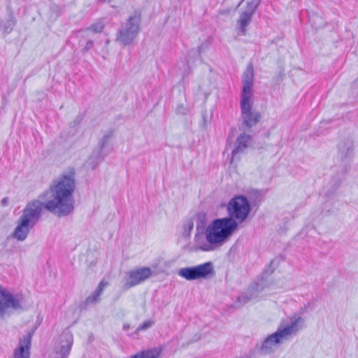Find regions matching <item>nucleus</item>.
<instances>
[{
  "instance_id": "obj_28",
  "label": "nucleus",
  "mask_w": 358,
  "mask_h": 358,
  "mask_svg": "<svg viewBox=\"0 0 358 358\" xmlns=\"http://www.w3.org/2000/svg\"><path fill=\"white\" fill-rule=\"evenodd\" d=\"M193 227H194V224L192 221L187 222V223L184 225L185 232L189 233L192 231V229H193Z\"/></svg>"
},
{
  "instance_id": "obj_14",
  "label": "nucleus",
  "mask_w": 358,
  "mask_h": 358,
  "mask_svg": "<svg viewBox=\"0 0 358 358\" xmlns=\"http://www.w3.org/2000/svg\"><path fill=\"white\" fill-rule=\"evenodd\" d=\"M111 136L112 132L106 134L99 143L100 150L97 153L94 152L92 154L91 157L89 159L88 163L91 165L93 169H95L98 164L103 160V157L101 155V152L103 150L104 147L108 143Z\"/></svg>"
},
{
  "instance_id": "obj_32",
  "label": "nucleus",
  "mask_w": 358,
  "mask_h": 358,
  "mask_svg": "<svg viewBox=\"0 0 358 358\" xmlns=\"http://www.w3.org/2000/svg\"><path fill=\"white\" fill-rule=\"evenodd\" d=\"M201 48H202V45H201L199 48V50H198V54L200 55L201 54Z\"/></svg>"
},
{
  "instance_id": "obj_31",
  "label": "nucleus",
  "mask_w": 358,
  "mask_h": 358,
  "mask_svg": "<svg viewBox=\"0 0 358 358\" xmlns=\"http://www.w3.org/2000/svg\"><path fill=\"white\" fill-rule=\"evenodd\" d=\"M189 68V62H187V66H184V71H187V70Z\"/></svg>"
},
{
  "instance_id": "obj_21",
  "label": "nucleus",
  "mask_w": 358,
  "mask_h": 358,
  "mask_svg": "<svg viewBox=\"0 0 358 358\" xmlns=\"http://www.w3.org/2000/svg\"><path fill=\"white\" fill-rule=\"evenodd\" d=\"M252 15V9L250 11H244L241 14L238 20L239 29L241 31H245L246 26L250 22Z\"/></svg>"
},
{
  "instance_id": "obj_16",
  "label": "nucleus",
  "mask_w": 358,
  "mask_h": 358,
  "mask_svg": "<svg viewBox=\"0 0 358 358\" xmlns=\"http://www.w3.org/2000/svg\"><path fill=\"white\" fill-rule=\"evenodd\" d=\"M31 336L29 335L20 339L19 345L15 351L14 358H29V348Z\"/></svg>"
},
{
  "instance_id": "obj_24",
  "label": "nucleus",
  "mask_w": 358,
  "mask_h": 358,
  "mask_svg": "<svg viewBox=\"0 0 358 358\" xmlns=\"http://www.w3.org/2000/svg\"><path fill=\"white\" fill-rule=\"evenodd\" d=\"M153 324H154V322L152 320L145 321L137 327L135 333L138 334L141 331L146 330V329L150 328L153 325Z\"/></svg>"
},
{
  "instance_id": "obj_18",
  "label": "nucleus",
  "mask_w": 358,
  "mask_h": 358,
  "mask_svg": "<svg viewBox=\"0 0 358 358\" xmlns=\"http://www.w3.org/2000/svg\"><path fill=\"white\" fill-rule=\"evenodd\" d=\"M262 289V287H260L257 283L252 285L245 294H241L237 298V301L241 304H245L249 301L255 299L257 296V294Z\"/></svg>"
},
{
  "instance_id": "obj_29",
  "label": "nucleus",
  "mask_w": 358,
  "mask_h": 358,
  "mask_svg": "<svg viewBox=\"0 0 358 358\" xmlns=\"http://www.w3.org/2000/svg\"><path fill=\"white\" fill-rule=\"evenodd\" d=\"M129 328H130L129 324L125 323L123 324L122 329L124 331H128L129 329Z\"/></svg>"
},
{
  "instance_id": "obj_2",
  "label": "nucleus",
  "mask_w": 358,
  "mask_h": 358,
  "mask_svg": "<svg viewBox=\"0 0 358 358\" xmlns=\"http://www.w3.org/2000/svg\"><path fill=\"white\" fill-rule=\"evenodd\" d=\"M304 322L301 316L293 315L289 318V323L283 327L280 326L275 332L267 336L261 344H257V350L263 355L272 353L278 345L296 336L303 328Z\"/></svg>"
},
{
  "instance_id": "obj_3",
  "label": "nucleus",
  "mask_w": 358,
  "mask_h": 358,
  "mask_svg": "<svg viewBox=\"0 0 358 358\" xmlns=\"http://www.w3.org/2000/svg\"><path fill=\"white\" fill-rule=\"evenodd\" d=\"M203 222L198 223L196 230L198 233L195 236V243L197 248L203 251H211L215 249V245L223 243L226 239L215 227L212 222L206 229L202 226Z\"/></svg>"
},
{
  "instance_id": "obj_25",
  "label": "nucleus",
  "mask_w": 358,
  "mask_h": 358,
  "mask_svg": "<svg viewBox=\"0 0 358 358\" xmlns=\"http://www.w3.org/2000/svg\"><path fill=\"white\" fill-rule=\"evenodd\" d=\"M176 112L180 115H186L188 113V109L184 105L180 104L176 108Z\"/></svg>"
},
{
  "instance_id": "obj_4",
  "label": "nucleus",
  "mask_w": 358,
  "mask_h": 358,
  "mask_svg": "<svg viewBox=\"0 0 358 358\" xmlns=\"http://www.w3.org/2000/svg\"><path fill=\"white\" fill-rule=\"evenodd\" d=\"M141 17L135 14L121 26L116 34V41L122 45H130L138 36Z\"/></svg>"
},
{
  "instance_id": "obj_15",
  "label": "nucleus",
  "mask_w": 358,
  "mask_h": 358,
  "mask_svg": "<svg viewBox=\"0 0 358 358\" xmlns=\"http://www.w3.org/2000/svg\"><path fill=\"white\" fill-rule=\"evenodd\" d=\"M196 279H207L215 274L213 264L208 262L194 266Z\"/></svg>"
},
{
  "instance_id": "obj_34",
  "label": "nucleus",
  "mask_w": 358,
  "mask_h": 358,
  "mask_svg": "<svg viewBox=\"0 0 358 358\" xmlns=\"http://www.w3.org/2000/svg\"><path fill=\"white\" fill-rule=\"evenodd\" d=\"M244 0H242L241 2H243Z\"/></svg>"
},
{
  "instance_id": "obj_9",
  "label": "nucleus",
  "mask_w": 358,
  "mask_h": 358,
  "mask_svg": "<svg viewBox=\"0 0 358 358\" xmlns=\"http://www.w3.org/2000/svg\"><path fill=\"white\" fill-rule=\"evenodd\" d=\"M338 157L343 164V174L345 175L348 172L350 164L353 156V142L350 138H347L339 142L338 145Z\"/></svg>"
},
{
  "instance_id": "obj_17",
  "label": "nucleus",
  "mask_w": 358,
  "mask_h": 358,
  "mask_svg": "<svg viewBox=\"0 0 358 358\" xmlns=\"http://www.w3.org/2000/svg\"><path fill=\"white\" fill-rule=\"evenodd\" d=\"M104 28V24L102 21L99 20L85 29L78 30L76 33V36L78 38H88L90 36V32L95 34L101 33Z\"/></svg>"
},
{
  "instance_id": "obj_8",
  "label": "nucleus",
  "mask_w": 358,
  "mask_h": 358,
  "mask_svg": "<svg viewBox=\"0 0 358 358\" xmlns=\"http://www.w3.org/2000/svg\"><path fill=\"white\" fill-rule=\"evenodd\" d=\"M252 99L241 100V108L243 124L248 128L256 125L260 120V113L252 110Z\"/></svg>"
},
{
  "instance_id": "obj_22",
  "label": "nucleus",
  "mask_w": 358,
  "mask_h": 358,
  "mask_svg": "<svg viewBox=\"0 0 358 358\" xmlns=\"http://www.w3.org/2000/svg\"><path fill=\"white\" fill-rule=\"evenodd\" d=\"M161 350L158 349H150L137 353L131 358H159Z\"/></svg>"
},
{
  "instance_id": "obj_1",
  "label": "nucleus",
  "mask_w": 358,
  "mask_h": 358,
  "mask_svg": "<svg viewBox=\"0 0 358 358\" xmlns=\"http://www.w3.org/2000/svg\"><path fill=\"white\" fill-rule=\"evenodd\" d=\"M75 189L74 173L63 174L55 179L48 189L26 204L11 237L17 241H25L31 229L41 220L44 210L59 217L71 214L74 210Z\"/></svg>"
},
{
  "instance_id": "obj_5",
  "label": "nucleus",
  "mask_w": 358,
  "mask_h": 358,
  "mask_svg": "<svg viewBox=\"0 0 358 358\" xmlns=\"http://www.w3.org/2000/svg\"><path fill=\"white\" fill-rule=\"evenodd\" d=\"M227 213L239 223L245 222L250 211L249 201L245 196L238 195L232 198L227 205Z\"/></svg>"
},
{
  "instance_id": "obj_30",
  "label": "nucleus",
  "mask_w": 358,
  "mask_h": 358,
  "mask_svg": "<svg viewBox=\"0 0 358 358\" xmlns=\"http://www.w3.org/2000/svg\"><path fill=\"white\" fill-rule=\"evenodd\" d=\"M8 201V198L6 197L1 200V203L3 206H6L7 204Z\"/></svg>"
},
{
  "instance_id": "obj_23",
  "label": "nucleus",
  "mask_w": 358,
  "mask_h": 358,
  "mask_svg": "<svg viewBox=\"0 0 358 358\" xmlns=\"http://www.w3.org/2000/svg\"><path fill=\"white\" fill-rule=\"evenodd\" d=\"M79 45L82 47L81 52L86 53L89 50L93 48L94 41L90 39V36L88 38H78Z\"/></svg>"
},
{
  "instance_id": "obj_33",
  "label": "nucleus",
  "mask_w": 358,
  "mask_h": 358,
  "mask_svg": "<svg viewBox=\"0 0 358 358\" xmlns=\"http://www.w3.org/2000/svg\"><path fill=\"white\" fill-rule=\"evenodd\" d=\"M240 358H245V357H240Z\"/></svg>"
},
{
  "instance_id": "obj_6",
  "label": "nucleus",
  "mask_w": 358,
  "mask_h": 358,
  "mask_svg": "<svg viewBox=\"0 0 358 358\" xmlns=\"http://www.w3.org/2000/svg\"><path fill=\"white\" fill-rule=\"evenodd\" d=\"M22 299L14 296L8 289L0 285V317L10 315L12 310L22 308Z\"/></svg>"
},
{
  "instance_id": "obj_11",
  "label": "nucleus",
  "mask_w": 358,
  "mask_h": 358,
  "mask_svg": "<svg viewBox=\"0 0 358 358\" xmlns=\"http://www.w3.org/2000/svg\"><path fill=\"white\" fill-rule=\"evenodd\" d=\"M243 89L241 99H252L254 83V68L252 63L248 64L242 77Z\"/></svg>"
},
{
  "instance_id": "obj_7",
  "label": "nucleus",
  "mask_w": 358,
  "mask_h": 358,
  "mask_svg": "<svg viewBox=\"0 0 358 358\" xmlns=\"http://www.w3.org/2000/svg\"><path fill=\"white\" fill-rule=\"evenodd\" d=\"M151 275V268L146 266L129 271L127 273V279L124 288L127 289L139 285L148 279Z\"/></svg>"
},
{
  "instance_id": "obj_19",
  "label": "nucleus",
  "mask_w": 358,
  "mask_h": 358,
  "mask_svg": "<svg viewBox=\"0 0 358 358\" xmlns=\"http://www.w3.org/2000/svg\"><path fill=\"white\" fill-rule=\"evenodd\" d=\"M108 283L104 280H101L93 294L85 299L86 304L95 303L100 301V296L103 293V289L108 286Z\"/></svg>"
},
{
  "instance_id": "obj_12",
  "label": "nucleus",
  "mask_w": 358,
  "mask_h": 358,
  "mask_svg": "<svg viewBox=\"0 0 358 358\" xmlns=\"http://www.w3.org/2000/svg\"><path fill=\"white\" fill-rule=\"evenodd\" d=\"M251 139V136L246 134L245 133L241 134L238 136L236 142V146L231 152V163L234 161L238 159L240 155L245 152L250 144Z\"/></svg>"
},
{
  "instance_id": "obj_13",
  "label": "nucleus",
  "mask_w": 358,
  "mask_h": 358,
  "mask_svg": "<svg viewBox=\"0 0 358 358\" xmlns=\"http://www.w3.org/2000/svg\"><path fill=\"white\" fill-rule=\"evenodd\" d=\"M73 343V336L70 331H64L59 337V345L57 352L64 357H67Z\"/></svg>"
},
{
  "instance_id": "obj_27",
  "label": "nucleus",
  "mask_w": 358,
  "mask_h": 358,
  "mask_svg": "<svg viewBox=\"0 0 358 358\" xmlns=\"http://www.w3.org/2000/svg\"><path fill=\"white\" fill-rule=\"evenodd\" d=\"M14 25L15 21L13 20H9L4 25L5 31L8 33L10 32Z\"/></svg>"
},
{
  "instance_id": "obj_20",
  "label": "nucleus",
  "mask_w": 358,
  "mask_h": 358,
  "mask_svg": "<svg viewBox=\"0 0 358 358\" xmlns=\"http://www.w3.org/2000/svg\"><path fill=\"white\" fill-rule=\"evenodd\" d=\"M178 274L187 280H197L194 266L181 268L178 270Z\"/></svg>"
},
{
  "instance_id": "obj_26",
  "label": "nucleus",
  "mask_w": 358,
  "mask_h": 358,
  "mask_svg": "<svg viewBox=\"0 0 358 358\" xmlns=\"http://www.w3.org/2000/svg\"><path fill=\"white\" fill-rule=\"evenodd\" d=\"M258 4H259V1H257L256 3H255L254 1L248 2L246 11H250V10L252 9V14H253L255 11Z\"/></svg>"
},
{
  "instance_id": "obj_10",
  "label": "nucleus",
  "mask_w": 358,
  "mask_h": 358,
  "mask_svg": "<svg viewBox=\"0 0 358 358\" xmlns=\"http://www.w3.org/2000/svg\"><path fill=\"white\" fill-rule=\"evenodd\" d=\"M215 227L217 229L225 239H227L237 229L238 223L233 217H227L216 219L213 221Z\"/></svg>"
}]
</instances>
